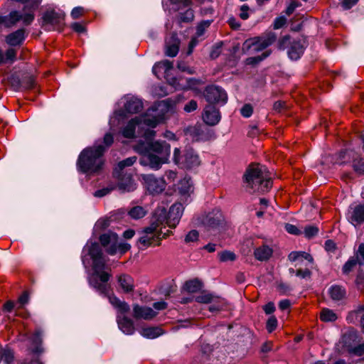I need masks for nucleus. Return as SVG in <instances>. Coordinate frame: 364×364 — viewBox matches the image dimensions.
Wrapping results in <instances>:
<instances>
[{"mask_svg": "<svg viewBox=\"0 0 364 364\" xmlns=\"http://www.w3.org/2000/svg\"><path fill=\"white\" fill-rule=\"evenodd\" d=\"M173 110L174 104L171 100H162L149 109L144 115L132 119L122 130V135L126 138H132L135 136L137 129L138 135L149 140L155 136V132L149 128L156 127Z\"/></svg>", "mask_w": 364, "mask_h": 364, "instance_id": "1", "label": "nucleus"}, {"mask_svg": "<svg viewBox=\"0 0 364 364\" xmlns=\"http://www.w3.org/2000/svg\"><path fill=\"white\" fill-rule=\"evenodd\" d=\"M134 149L142 155L140 164L154 170H159L164 164L169 163L171 145L165 141L139 142Z\"/></svg>", "mask_w": 364, "mask_h": 364, "instance_id": "2", "label": "nucleus"}, {"mask_svg": "<svg viewBox=\"0 0 364 364\" xmlns=\"http://www.w3.org/2000/svg\"><path fill=\"white\" fill-rule=\"evenodd\" d=\"M166 220L165 209L156 208L151 218L150 225L144 228L140 232L138 245L140 249L144 250L149 247L159 246L162 240L161 235Z\"/></svg>", "mask_w": 364, "mask_h": 364, "instance_id": "3", "label": "nucleus"}, {"mask_svg": "<svg viewBox=\"0 0 364 364\" xmlns=\"http://www.w3.org/2000/svg\"><path fill=\"white\" fill-rule=\"evenodd\" d=\"M84 251L87 252L93 263V274L90 279V284L102 293H105L107 288L106 283L110 274L104 271L105 261L99 245L96 243L87 245Z\"/></svg>", "mask_w": 364, "mask_h": 364, "instance_id": "4", "label": "nucleus"}, {"mask_svg": "<svg viewBox=\"0 0 364 364\" xmlns=\"http://www.w3.org/2000/svg\"><path fill=\"white\" fill-rule=\"evenodd\" d=\"M105 149L101 146L85 149L80 154L77 166L86 173H94L102 169L104 164L102 154Z\"/></svg>", "mask_w": 364, "mask_h": 364, "instance_id": "5", "label": "nucleus"}, {"mask_svg": "<svg viewBox=\"0 0 364 364\" xmlns=\"http://www.w3.org/2000/svg\"><path fill=\"white\" fill-rule=\"evenodd\" d=\"M245 180L255 191L266 192L272 186L269 173L265 166L260 164L250 166L245 174Z\"/></svg>", "mask_w": 364, "mask_h": 364, "instance_id": "6", "label": "nucleus"}, {"mask_svg": "<svg viewBox=\"0 0 364 364\" xmlns=\"http://www.w3.org/2000/svg\"><path fill=\"white\" fill-rule=\"evenodd\" d=\"M173 69V63L169 60H163L156 63L152 69L153 73L158 77L160 75L164 74L168 83L176 90H188L194 89L196 81L193 79H184L180 77L170 78L168 72Z\"/></svg>", "mask_w": 364, "mask_h": 364, "instance_id": "7", "label": "nucleus"}, {"mask_svg": "<svg viewBox=\"0 0 364 364\" xmlns=\"http://www.w3.org/2000/svg\"><path fill=\"white\" fill-rule=\"evenodd\" d=\"M101 245L105 247L106 252L110 255H114L117 253L121 255L124 254L130 248L131 245L124 242L118 241V235L112 232H109L102 235L100 237Z\"/></svg>", "mask_w": 364, "mask_h": 364, "instance_id": "8", "label": "nucleus"}, {"mask_svg": "<svg viewBox=\"0 0 364 364\" xmlns=\"http://www.w3.org/2000/svg\"><path fill=\"white\" fill-rule=\"evenodd\" d=\"M109 301L115 308L118 309L119 314L117 316V323L120 330L125 334L131 335L134 332V327L132 321L123 316L129 310L127 304L119 301L114 296H109Z\"/></svg>", "mask_w": 364, "mask_h": 364, "instance_id": "9", "label": "nucleus"}, {"mask_svg": "<svg viewBox=\"0 0 364 364\" xmlns=\"http://www.w3.org/2000/svg\"><path fill=\"white\" fill-rule=\"evenodd\" d=\"M276 40L274 33H269L262 36L247 39L245 41L242 50L250 54L257 53L266 49Z\"/></svg>", "mask_w": 364, "mask_h": 364, "instance_id": "10", "label": "nucleus"}, {"mask_svg": "<svg viewBox=\"0 0 364 364\" xmlns=\"http://www.w3.org/2000/svg\"><path fill=\"white\" fill-rule=\"evenodd\" d=\"M358 336L354 331L346 333L339 342L338 346H342V350L347 351L357 355L364 353V343L358 345Z\"/></svg>", "mask_w": 364, "mask_h": 364, "instance_id": "11", "label": "nucleus"}, {"mask_svg": "<svg viewBox=\"0 0 364 364\" xmlns=\"http://www.w3.org/2000/svg\"><path fill=\"white\" fill-rule=\"evenodd\" d=\"M142 180L146 189L151 194H159L165 190L166 183L164 178H156L154 175L142 176Z\"/></svg>", "mask_w": 364, "mask_h": 364, "instance_id": "12", "label": "nucleus"}, {"mask_svg": "<svg viewBox=\"0 0 364 364\" xmlns=\"http://www.w3.org/2000/svg\"><path fill=\"white\" fill-rule=\"evenodd\" d=\"M164 208L165 209L166 220H165V223H166L169 228H175L178 223H179L180 218L182 215L183 211V207L181 203H175L173 204L169 210L168 214L167 215L166 208L164 206H160L158 208Z\"/></svg>", "mask_w": 364, "mask_h": 364, "instance_id": "13", "label": "nucleus"}, {"mask_svg": "<svg viewBox=\"0 0 364 364\" xmlns=\"http://www.w3.org/2000/svg\"><path fill=\"white\" fill-rule=\"evenodd\" d=\"M205 96L207 101L210 103L222 102L224 104L228 100L226 92L220 87L216 86H210L207 87Z\"/></svg>", "mask_w": 364, "mask_h": 364, "instance_id": "14", "label": "nucleus"}, {"mask_svg": "<svg viewBox=\"0 0 364 364\" xmlns=\"http://www.w3.org/2000/svg\"><path fill=\"white\" fill-rule=\"evenodd\" d=\"M113 174L118 180L119 189L124 191H132L136 188V184L130 175L124 174L123 171L119 172L117 169H114Z\"/></svg>", "mask_w": 364, "mask_h": 364, "instance_id": "15", "label": "nucleus"}, {"mask_svg": "<svg viewBox=\"0 0 364 364\" xmlns=\"http://www.w3.org/2000/svg\"><path fill=\"white\" fill-rule=\"evenodd\" d=\"M290 261L295 262V267H308L313 262L312 257L304 252H292L289 255Z\"/></svg>", "mask_w": 364, "mask_h": 364, "instance_id": "16", "label": "nucleus"}, {"mask_svg": "<svg viewBox=\"0 0 364 364\" xmlns=\"http://www.w3.org/2000/svg\"><path fill=\"white\" fill-rule=\"evenodd\" d=\"M348 220L357 225L364 222V204L350 206L348 213Z\"/></svg>", "mask_w": 364, "mask_h": 364, "instance_id": "17", "label": "nucleus"}, {"mask_svg": "<svg viewBox=\"0 0 364 364\" xmlns=\"http://www.w3.org/2000/svg\"><path fill=\"white\" fill-rule=\"evenodd\" d=\"M203 119L207 124L213 126L219 122L220 115L219 111L215 106L213 105H208L204 109Z\"/></svg>", "mask_w": 364, "mask_h": 364, "instance_id": "18", "label": "nucleus"}, {"mask_svg": "<svg viewBox=\"0 0 364 364\" xmlns=\"http://www.w3.org/2000/svg\"><path fill=\"white\" fill-rule=\"evenodd\" d=\"M193 186L191 178L185 177L177 184V190L181 196L186 199L193 193Z\"/></svg>", "mask_w": 364, "mask_h": 364, "instance_id": "19", "label": "nucleus"}, {"mask_svg": "<svg viewBox=\"0 0 364 364\" xmlns=\"http://www.w3.org/2000/svg\"><path fill=\"white\" fill-rule=\"evenodd\" d=\"M196 301L204 304L217 303V305L211 304L209 306V310L212 312L220 310L223 304V302L218 298L214 297L210 294H203L197 296Z\"/></svg>", "mask_w": 364, "mask_h": 364, "instance_id": "20", "label": "nucleus"}, {"mask_svg": "<svg viewBox=\"0 0 364 364\" xmlns=\"http://www.w3.org/2000/svg\"><path fill=\"white\" fill-rule=\"evenodd\" d=\"M156 313L150 307H141L138 305L134 306V316L136 318L151 319Z\"/></svg>", "mask_w": 364, "mask_h": 364, "instance_id": "21", "label": "nucleus"}, {"mask_svg": "<svg viewBox=\"0 0 364 364\" xmlns=\"http://www.w3.org/2000/svg\"><path fill=\"white\" fill-rule=\"evenodd\" d=\"M64 14H58L54 11H48L43 16V21L46 23L53 26L60 25L64 19Z\"/></svg>", "mask_w": 364, "mask_h": 364, "instance_id": "22", "label": "nucleus"}, {"mask_svg": "<svg viewBox=\"0 0 364 364\" xmlns=\"http://www.w3.org/2000/svg\"><path fill=\"white\" fill-rule=\"evenodd\" d=\"M25 39V31L23 29H19L6 37V42L11 46H18L23 43Z\"/></svg>", "mask_w": 364, "mask_h": 364, "instance_id": "23", "label": "nucleus"}, {"mask_svg": "<svg viewBox=\"0 0 364 364\" xmlns=\"http://www.w3.org/2000/svg\"><path fill=\"white\" fill-rule=\"evenodd\" d=\"M142 107V102L139 99L134 97H128L126 98L124 108L127 112L135 113L140 111Z\"/></svg>", "mask_w": 364, "mask_h": 364, "instance_id": "24", "label": "nucleus"}, {"mask_svg": "<svg viewBox=\"0 0 364 364\" xmlns=\"http://www.w3.org/2000/svg\"><path fill=\"white\" fill-rule=\"evenodd\" d=\"M179 41L175 35L166 40V55L170 57L176 56L178 53Z\"/></svg>", "mask_w": 364, "mask_h": 364, "instance_id": "25", "label": "nucleus"}, {"mask_svg": "<svg viewBox=\"0 0 364 364\" xmlns=\"http://www.w3.org/2000/svg\"><path fill=\"white\" fill-rule=\"evenodd\" d=\"M187 166H183V168L191 169L198 166L200 164L199 156L192 149H186Z\"/></svg>", "mask_w": 364, "mask_h": 364, "instance_id": "26", "label": "nucleus"}, {"mask_svg": "<svg viewBox=\"0 0 364 364\" xmlns=\"http://www.w3.org/2000/svg\"><path fill=\"white\" fill-rule=\"evenodd\" d=\"M211 21H202L197 27V31H196V36L193 38L189 43V48L188 53L190 54L192 53L193 49L196 46L198 41L196 40L197 38L200 37L203 35L205 29L209 27L210 25Z\"/></svg>", "mask_w": 364, "mask_h": 364, "instance_id": "27", "label": "nucleus"}, {"mask_svg": "<svg viewBox=\"0 0 364 364\" xmlns=\"http://www.w3.org/2000/svg\"><path fill=\"white\" fill-rule=\"evenodd\" d=\"M172 160L178 167L183 168V166H187L186 149L181 151L179 148L173 149Z\"/></svg>", "mask_w": 364, "mask_h": 364, "instance_id": "28", "label": "nucleus"}, {"mask_svg": "<svg viewBox=\"0 0 364 364\" xmlns=\"http://www.w3.org/2000/svg\"><path fill=\"white\" fill-rule=\"evenodd\" d=\"M118 282L120 287L124 292L133 291L134 285L132 277L127 274H121L118 277Z\"/></svg>", "mask_w": 364, "mask_h": 364, "instance_id": "29", "label": "nucleus"}, {"mask_svg": "<svg viewBox=\"0 0 364 364\" xmlns=\"http://www.w3.org/2000/svg\"><path fill=\"white\" fill-rule=\"evenodd\" d=\"M347 319L350 322H355L358 320L364 329V305H359L356 309L349 314Z\"/></svg>", "mask_w": 364, "mask_h": 364, "instance_id": "30", "label": "nucleus"}, {"mask_svg": "<svg viewBox=\"0 0 364 364\" xmlns=\"http://www.w3.org/2000/svg\"><path fill=\"white\" fill-rule=\"evenodd\" d=\"M140 334L145 338L153 339L162 335L163 331L159 327H148L142 328Z\"/></svg>", "mask_w": 364, "mask_h": 364, "instance_id": "31", "label": "nucleus"}, {"mask_svg": "<svg viewBox=\"0 0 364 364\" xmlns=\"http://www.w3.org/2000/svg\"><path fill=\"white\" fill-rule=\"evenodd\" d=\"M304 52V46L300 42H294L290 47L288 55L291 60L299 59Z\"/></svg>", "mask_w": 364, "mask_h": 364, "instance_id": "32", "label": "nucleus"}, {"mask_svg": "<svg viewBox=\"0 0 364 364\" xmlns=\"http://www.w3.org/2000/svg\"><path fill=\"white\" fill-rule=\"evenodd\" d=\"M272 250L268 246L263 245L255 250V257L260 261L266 260L270 257Z\"/></svg>", "mask_w": 364, "mask_h": 364, "instance_id": "33", "label": "nucleus"}, {"mask_svg": "<svg viewBox=\"0 0 364 364\" xmlns=\"http://www.w3.org/2000/svg\"><path fill=\"white\" fill-rule=\"evenodd\" d=\"M331 298L336 301L342 300L346 296V291L341 287L333 286L328 289Z\"/></svg>", "mask_w": 364, "mask_h": 364, "instance_id": "34", "label": "nucleus"}, {"mask_svg": "<svg viewBox=\"0 0 364 364\" xmlns=\"http://www.w3.org/2000/svg\"><path fill=\"white\" fill-rule=\"evenodd\" d=\"M147 210L141 206H134L129 211V215L135 220L142 218L146 215Z\"/></svg>", "mask_w": 364, "mask_h": 364, "instance_id": "35", "label": "nucleus"}, {"mask_svg": "<svg viewBox=\"0 0 364 364\" xmlns=\"http://www.w3.org/2000/svg\"><path fill=\"white\" fill-rule=\"evenodd\" d=\"M183 288L190 293L197 292L201 289V283L196 279L190 280L185 283Z\"/></svg>", "mask_w": 364, "mask_h": 364, "instance_id": "36", "label": "nucleus"}, {"mask_svg": "<svg viewBox=\"0 0 364 364\" xmlns=\"http://www.w3.org/2000/svg\"><path fill=\"white\" fill-rule=\"evenodd\" d=\"M223 221L222 214L218 211L216 213L215 218L212 217L210 215L208 216L207 225L210 228H216L220 225Z\"/></svg>", "mask_w": 364, "mask_h": 364, "instance_id": "37", "label": "nucleus"}, {"mask_svg": "<svg viewBox=\"0 0 364 364\" xmlns=\"http://www.w3.org/2000/svg\"><path fill=\"white\" fill-rule=\"evenodd\" d=\"M271 53L269 50L264 51L260 55L250 57L246 59V63L247 65H256L260 63L262 60L267 58Z\"/></svg>", "mask_w": 364, "mask_h": 364, "instance_id": "38", "label": "nucleus"}, {"mask_svg": "<svg viewBox=\"0 0 364 364\" xmlns=\"http://www.w3.org/2000/svg\"><path fill=\"white\" fill-rule=\"evenodd\" d=\"M320 318L323 321H334L337 319V316L332 310L323 309L321 312Z\"/></svg>", "mask_w": 364, "mask_h": 364, "instance_id": "39", "label": "nucleus"}, {"mask_svg": "<svg viewBox=\"0 0 364 364\" xmlns=\"http://www.w3.org/2000/svg\"><path fill=\"white\" fill-rule=\"evenodd\" d=\"M0 360H4L6 363H10L14 358L13 352L9 349H2L0 348Z\"/></svg>", "mask_w": 364, "mask_h": 364, "instance_id": "40", "label": "nucleus"}, {"mask_svg": "<svg viewBox=\"0 0 364 364\" xmlns=\"http://www.w3.org/2000/svg\"><path fill=\"white\" fill-rule=\"evenodd\" d=\"M136 161V158L135 156L127 158L125 160L120 161L115 169H117V171L119 172H122L125 166H130L133 165Z\"/></svg>", "mask_w": 364, "mask_h": 364, "instance_id": "41", "label": "nucleus"}, {"mask_svg": "<svg viewBox=\"0 0 364 364\" xmlns=\"http://www.w3.org/2000/svg\"><path fill=\"white\" fill-rule=\"evenodd\" d=\"M355 260L357 264L364 265V244L361 243L355 254Z\"/></svg>", "mask_w": 364, "mask_h": 364, "instance_id": "42", "label": "nucleus"}, {"mask_svg": "<svg viewBox=\"0 0 364 364\" xmlns=\"http://www.w3.org/2000/svg\"><path fill=\"white\" fill-rule=\"evenodd\" d=\"M199 233L197 230H193L185 236L184 241L187 244L196 242L198 240Z\"/></svg>", "mask_w": 364, "mask_h": 364, "instance_id": "43", "label": "nucleus"}, {"mask_svg": "<svg viewBox=\"0 0 364 364\" xmlns=\"http://www.w3.org/2000/svg\"><path fill=\"white\" fill-rule=\"evenodd\" d=\"M221 262L234 261L236 258L235 255L230 251H224L218 254Z\"/></svg>", "mask_w": 364, "mask_h": 364, "instance_id": "44", "label": "nucleus"}, {"mask_svg": "<svg viewBox=\"0 0 364 364\" xmlns=\"http://www.w3.org/2000/svg\"><path fill=\"white\" fill-rule=\"evenodd\" d=\"M353 167L355 172L359 174L364 173V159H355L353 162Z\"/></svg>", "mask_w": 364, "mask_h": 364, "instance_id": "45", "label": "nucleus"}, {"mask_svg": "<svg viewBox=\"0 0 364 364\" xmlns=\"http://www.w3.org/2000/svg\"><path fill=\"white\" fill-rule=\"evenodd\" d=\"M16 58V51L14 48H9L6 50L4 59L6 63H13Z\"/></svg>", "mask_w": 364, "mask_h": 364, "instance_id": "46", "label": "nucleus"}, {"mask_svg": "<svg viewBox=\"0 0 364 364\" xmlns=\"http://www.w3.org/2000/svg\"><path fill=\"white\" fill-rule=\"evenodd\" d=\"M318 232V229L316 226H307L304 229V235L308 238H311L315 236Z\"/></svg>", "mask_w": 364, "mask_h": 364, "instance_id": "47", "label": "nucleus"}, {"mask_svg": "<svg viewBox=\"0 0 364 364\" xmlns=\"http://www.w3.org/2000/svg\"><path fill=\"white\" fill-rule=\"evenodd\" d=\"M357 263L355 260L354 257L349 259L348 261L344 264V266L343 267V273H345V274L349 273L353 269V268L354 267V266Z\"/></svg>", "mask_w": 364, "mask_h": 364, "instance_id": "48", "label": "nucleus"}, {"mask_svg": "<svg viewBox=\"0 0 364 364\" xmlns=\"http://www.w3.org/2000/svg\"><path fill=\"white\" fill-rule=\"evenodd\" d=\"M193 12L191 9H187L185 13L181 14L180 19L183 22H189L193 19Z\"/></svg>", "mask_w": 364, "mask_h": 364, "instance_id": "49", "label": "nucleus"}, {"mask_svg": "<svg viewBox=\"0 0 364 364\" xmlns=\"http://www.w3.org/2000/svg\"><path fill=\"white\" fill-rule=\"evenodd\" d=\"M277 326V320L274 316H271L267 322V329L269 332H272Z\"/></svg>", "mask_w": 364, "mask_h": 364, "instance_id": "50", "label": "nucleus"}, {"mask_svg": "<svg viewBox=\"0 0 364 364\" xmlns=\"http://www.w3.org/2000/svg\"><path fill=\"white\" fill-rule=\"evenodd\" d=\"M113 189H114V186H111L97 191L94 195L96 197H102L109 193Z\"/></svg>", "mask_w": 364, "mask_h": 364, "instance_id": "51", "label": "nucleus"}, {"mask_svg": "<svg viewBox=\"0 0 364 364\" xmlns=\"http://www.w3.org/2000/svg\"><path fill=\"white\" fill-rule=\"evenodd\" d=\"M252 107L250 105H244L241 109V114L245 117H249L252 114Z\"/></svg>", "mask_w": 364, "mask_h": 364, "instance_id": "52", "label": "nucleus"}, {"mask_svg": "<svg viewBox=\"0 0 364 364\" xmlns=\"http://www.w3.org/2000/svg\"><path fill=\"white\" fill-rule=\"evenodd\" d=\"M198 107V104L195 100H191L184 107V111L186 112H191L196 110Z\"/></svg>", "mask_w": 364, "mask_h": 364, "instance_id": "53", "label": "nucleus"}, {"mask_svg": "<svg viewBox=\"0 0 364 364\" xmlns=\"http://www.w3.org/2000/svg\"><path fill=\"white\" fill-rule=\"evenodd\" d=\"M84 13V9L82 7H75L71 11V16L73 18H77L81 16Z\"/></svg>", "mask_w": 364, "mask_h": 364, "instance_id": "54", "label": "nucleus"}, {"mask_svg": "<svg viewBox=\"0 0 364 364\" xmlns=\"http://www.w3.org/2000/svg\"><path fill=\"white\" fill-rule=\"evenodd\" d=\"M165 176L168 183L173 182L177 177V173L174 171L169 170L165 172Z\"/></svg>", "mask_w": 364, "mask_h": 364, "instance_id": "55", "label": "nucleus"}, {"mask_svg": "<svg viewBox=\"0 0 364 364\" xmlns=\"http://www.w3.org/2000/svg\"><path fill=\"white\" fill-rule=\"evenodd\" d=\"M286 23V18L284 17H278L274 20V28L279 29Z\"/></svg>", "mask_w": 364, "mask_h": 364, "instance_id": "56", "label": "nucleus"}, {"mask_svg": "<svg viewBox=\"0 0 364 364\" xmlns=\"http://www.w3.org/2000/svg\"><path fill=\"white\" fill-rule=\"evenodd\" d=\"M296 275L302 278H305L310 275V271L305 267L304 269H301V267H299L296 270Z\"/></svg>", "mask_w": 364, "mask_h": 364, "instance_id": "57", "label": "nucleus"}, {"mask_svg": "<svg viewBox=\"0 0 364 364\" xmlns=\"http://www.w3.org/2000/svg\"><path fill=\"white\" fill-rule=\"evenodd\" d=\"M248 11H249V7L247 5H242L240 8V18L244 20L248 18V17H249Z\"/></svg>", "mask_w": 364, "mask_h": 364, "instance_id": "58", "label": "nucleus"}, {"mask_svg": "<svg viewBox=\"0 0 364 364\" xmlns=\"http://www.w3.org/2000/svg\"><path fill=\"white\" fill-rule=\"evenodd\" d=\"M285 230L290 234L298 235L299 233V229L294 225L287 224Z\"/></svg>", "mask_w": 364, "mask_h": 364, "instance_id": "59", "label": "nucleus"}, {"mask_svg": "<svg viewBox=\"0 0 364 364\" xmlns=\"http://www.w3.org/2000/svg\"><path fill=\"white\" fill-rule=\"evenodd\" d=\"M113 142V136L111 134H106L104 137L105 146H102L105 149V147L109 146Z\"/></svg>", "mask_w": 364, "mask_h": 364, "instance_id": "60", "label": "nucleus"}, {"mask_svg": "<svg viewBox=\"0 0 364 364\" xmlns=\"http://www.w3.org/2000/svg\"><path fill=\"white\" fill-rule=\"evenodd\" d=\"M264 309V312L267 314H272V312L274 311L275 310V307H274V305L273 303L272 302H269L268 304H267L266 305L264 306L263 307Z\"/></svg>", "mask_w": 364, "mask_h": 364, "instance_id": "61", "label": "nucleus"}, {"mask_svg": "<svg viewBox=\"0 0 364 364\" xmlns=\"http://www.w3.org/2000/svg\"><path fill=\"white\" fill-rule=\"evenodd\" d=\"M28 301V294L24 292L18 299V304L20 306H23Z\"/></svg>", "mask_w": 364, "mask_h": 364, "instance_id": "62", "label": "nucleus"}, {"mask_svg": "<svg viewBox=\"0 0 364 364\" xmlns=\"http://www.w3.org/2000/svg\"><path fill=\"white\" fill-rule=\"evenodd\" d=\"M325 249L328 252H333L336 249V244L332 240H327L325 242Z\"/></svg>", "mask_w": 364, "mask_h": 364, "instance_id": "63", "label": "nucleus"}, {"mask_svg": "<svg viewBox=\"0 0 364 364\" xmlns=\"http://www.w3.org/2000/svg\"><path fill=\"white\" fill-rule=\"evenodd\" d=\"M356 284L359 289L364 290V274H360L357 277Z\"/></svg>", "mask_w": 364, "mask_h": 364, "instance_id": "64", "label": "nucleus"}]
</instances>
